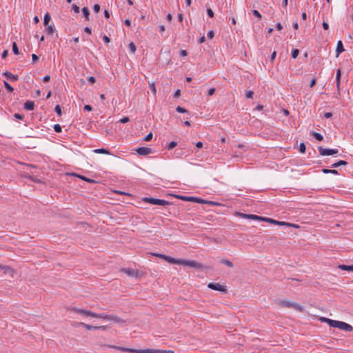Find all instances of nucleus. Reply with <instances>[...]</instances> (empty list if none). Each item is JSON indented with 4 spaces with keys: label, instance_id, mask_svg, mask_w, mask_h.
<instances>
[{
    "label": "nucleus",
    "instance_id": "obj_63",
    "mask_svg": "<svg viewBox=\"0 0 353 353\" xmlns=\"http://www.w3.org/2000/svg\"><path fill=\"white\" fill-rule=\"evenodd\" d=\"M332 114L331 112H326L324 114V117L325 119H329L332 117Z\"/></svg>",
    "mask_w": 353,
    "mask_h": 353
},
{
    "label": "nucleus",
    "instance_id": "obj_6",
    "mask_svg": "<svg viewBox=\"0 0 353 353\" xmlns=\"http://www.w3.org/2000/svg\"><path fill=\"white\" fill-rule=\"evenodd\" d=\"M181 265L194 268L197 269H201L203 268V265L200 263L196 262V261L193 260H183L182 259Z\"/></svg>",
    "mask_w": 353,
    "mask_h": 353
},
{
    "label": "nucleus",
    "instance_id": "obj_16",
    "mask_svg": "<svg viewBox=\"0 0 353 353\" xmlns=\"http://www.w3.org/2000/svg\"><path fill=\"white\" fill-rule=\"evenodd\" d=\"M345 50L344 48H343V43L341 41H339L337 42V46H336V57H338L339 56V54L343 52V51Z\"/></svg>",
    "mask_w": 353,
    "mask_h": 353
},
{
    "label": "nucleus",
    "instance_id": "obj_57",
    "mask_svg": "<svg viewBox=\"0 0 353 353\" xmlns=\"http://www.w3.org/2000/svg\"><path fill=\"white\" fill-rule=\"evenodd\" d=\"M32 58L33 62H36L39 60V57L37 55H36L35 54H32Z\"/></svg>",
    "mask_w": 353,
    "mask_h": 353
},
{
    "label": "nucleus",
    "instance_id": "obj_44",
    "mask_svg": "<svg viewBox=\"0 0 353 353\" xmlns=\"http://www.w3.org/2000/svg\"><path fill=\"white\" fill-rule=\"evenodd\" d=\"M54 110L57 113V114L60 115L61 114V107L59 105H57L55 106Z\"/></svg>",
    "mask_w": 353,
    "mask_h": 353
},
{
    "label": "nucleus",
    "instance_id": "obj_58",
    "mask_svg": "<svg viewBox=\"0 0 353 353\" xmlns=\"http://www.w3.org/2000/svg\"><path fill=\"white\" fill-rule=\"evenodd\" d=\"M276 56V51H274V52L272 53V54H271V57H270V60H271V61H273L274 60V59H275Z\"/></svg>",
    "mask_w": 353,
    "mask_h": 353
},
{
    "label": "nucleus",
    "instance_id": "obj_25",
    "mask_svg": "<svg viewBox=\"0 0 353 353\" xmlns=\"http://www.w3.org/2000/svg\"><path fill=\"white\" fill-rule=\"evenodd\" d=\"M94 153H100V154H110L109 150L105 148H100V149H95L94 150Z\"/></svg>",
    "mask_w": 353,
    "mask_h": 353
},
{
    "label": "nucleus",
    "instance_id": "obj_23",
    "mask_svg": "<svg viewBox=\"0 0 353 353\" xmlns=\"http://www.w3.org/2000/svg\"><path fill=\"white\" fill-rule=\"evenodd\" d=\"M196 203H208L209 205H216V203H214V201H209L203 200V199H199V198H196Z\"/></svg>",
    "mask_w": 353,
    "mask_h": 353
},
{
    "label": "nucleus",
    "instance_id": "obj_41",
    "mask_svg": "<svg viewBox=\"0 0 353 353\" xmlns=\"http://www.w3.org/2000/svg\"><path fill=\"white\" fill-rule=\"evenodd\" d=\"M254 95V92L251 90L247 91L245 93V97L248 99H252Z\"/></svg>",
    "mask_w": 353,
    "mask_h": 353
},
{
    "label": "nucleus",
    "instance_id": "obj_48",
    "mask_svg": "<svg viewBox=\"0 0 353 353\" xmlns=\"http://www.w3.org/2000/svg\"><path fill=\"white\" fill-rule=\"evenodd\" d=\"M207 13H208V15L210 17H214V12L212 10L211 8H208L207 9Z\"/></svg>",
    "mask_w": 353,
    "mask_h": 353
},
{
    "label": "nucleus",
    "instance_id": "obj_10",
    "mask_svg": "<svg viewBox=\"0 0 353 353\" xmlns=\"http://www.w3.org/2000/svg\"><path fill=\"white\" fill-rule=\"evenodd\" d=\"M136 152L139 155L145 156L150 154L152 152V150L150 148L148 147H140L136 149Z\"/></svg>",
    "mask_w": 353,
    "mask_h": 353
},
{
    "label": "nucleus",
    "instance_id": "obj_36",
    "mask_svg": "<svg viewBox=\"0 0 353 353\" xmlns=\"http://www.w3.org/2000/svg\"><path fill=\"white\" fill-rule=\"evenodd\" d=\"M299 50L298 49H294L292 52V57L293 59H296L297 57V56L299 55Z\"/></svg>",
    "mask_w": 353,
    "mask_h": 353
},
{
    "label": "nucleus",
    "instance_id": "obj_59",
    "mask_svg": "<svg viewBox=\"0 0 353 353\" xmlns=\"http://www.w3.org/2000/svg\"><path fill=\"white\" fill-rule=\"evenodd\" d=\"M103 40L105 42V43H109L110 41V38L107 36V35H104L103 37Z\"/></svg>",
    "mask_w": 353,
    "mask_h": 353
},
{
    "label": "nucleus",
    "instance_id": "obj_33",
    "mask_svg": "<svg viewBox=\"0 0 353 353\" xmlns=\"http://www.w3.org/2000/svg\"><path fill=\"white\" fill-rule=\"evenodd\" d=\"M129 49L131 53L134 54L137 48L133 42L130 43Z\"/></svg>",
    "mask_w": 353,
    "mask_h": 353
},
{
    "label": "nucleus",
    "instance_id": "obj_26",
    "mask_svg": "<svg viewBox=\"0 0 353 353\" xmlns=\"http://www.w3.org/2000/svg\"><path fill=\"white\" fill-rule=\"evenodd\" d=\"M51 19V17L48 12L46 13L43 18V23L46 26H47Z\"/></svg>",
    "mask_w": 353,
    "mask_h": 353
},
{
    "label": "nucleus",
    "instance_id": "obj_8",
    "mask_svg": "<svg viewBox=\"0 0 353 353\" xmlns=\"http://www.w3.org/2000/svg\"><path fill=\"white\" fill-rule=\"evenodd\" d=\"M77 325H79V326H82L84 328H85L86 330H105L106 329V326L105 325H101V326H94V325H88V324H86L85 323H75Z\"/></svg>",
    "mask_w": 353,
    "mask_h": 353
},
{
    "label": "nucleus",
    "instance_id": "obj_45",
    "mask_svg": "<svg viewBox=\"0 0 353 353\" xmlns=\"http://www.w3.org/2000/svg\"><path fill=\"white\" fill-rule=\"evenodd\" d=\"M93 10L95 12H99L100 11V6L99 4H94L93 6Z\"/></svg>",
    "mask_w": 353,
    "mask_h": 353
},
{
    "label": "nucleus",
    "instance_id": "obj_18",
    "mask_svg": "<svg viewBox=\"0 0 353 353\" xmlns=\"http://www.w3.org/2000/svg\"><path fill=\"white\" fill-rule=\"evenodd\" d=\"M23 107L27 110H33L34 108V103L32 101H27L24 103Z\"/></svg>",
    "mask_w": 353,
    "mask_h": 353
},
{
    "label": "nucleus",
    "instance_id": "obj_4",
    "mask_svg": "<svg viewBox=\"0 0 353 353\" xmlns=\"http://www.w3.org/2000/svg\"><path fill=\"white\" fill-rule=\"evenodd\" d=\"M318 150L321 156L334 155L339 152L337 149L323 148L322 146H319Z\"/></svg>",
    "mask_w": 353,
    "mask_h": 353
},
{
    "label": "nucleus",
    "instance_id": "obj_53",
    "mask_svg": "<svg viewBox=\"0 0 353 353\" xmlns=\"http://www.w3.org/2000/svg\"><path fill=\"white\" fill-rule=\"evenodd\" d=\"M330 320V319H327V318H325V317H321L320 318V321H321L327 323V324L329 323Z\"/></svg>",
    "mask_w": 353,
    "mask_h": 353
},
{
    "label": "nucleus",
    "instance_id": "obj_46",
    "mask_svg": "<svg viewBox=\"0 0 353 353\" xmlns=\"http://www.w3.org/2000/svg\"><path fill=\"white\" fill-rule=\"evenodd\" d=\"M176 198L182 200V201H188V196H181V195H176L175 196Z\"/></svg>",
    "mask_w": 353,
    "mask_h": 353
},
{
    "label": "nucleus",
    "instance_id": "obj_43",
    "mask_svg": "<svg viewBox=\"0 0 353 353\" xmlns=\"http://www.w3.org/2000/svg\"><path fill=\"white\" fill-rule=\"evenodd\" d=\"M252 13H253L254 16H255L256 17L259 18V19L261 18V14H260V12L258 10H254L252 11Z\"/></svg>",
    "mask_w": 353,
    "mask_h": 353
},
{
    "label": "nucleus",
    "instance_id": "obj_64",
    "mask_svg": "<svg viewBox=\"0 0 353 353\" xmlns=\"http://www.w3.org/2000/svg\"><path fill=\"white\" fill-rule=\"evenodd\" d=\"M84 31L90 34L92 33L91 28H90L89 27H85L84 28Z\"/></svg>",
    "mask_w": 353,
    "mask_h": 353
},
{
    "label": "nucleus",
    "instance_id": "obj_1",
    "mask_svg": "<svg viewBox=\"0 0 353 353\" xmlns=\"http://www.w3.org/2000/svg\"><path fill=\"white\" fill-rule=\"evenodd\" d=\"M103 347H109L114 350L130 352V353H163L165 351L161 350H152V349H145V350H137L133 348L123 347L114 345H108L104 344L102 345Z\"/></svg>",
    "mask_w": 353,
    "mask_h": 353
},
{
    "label": "nucleus",
    "instance_id": "obj_49",
    "mask_svg": "<svg viewBox=\"0 0 353 353\" xmlns=\"http://www.w3.org/2000/svg\"><path fill=\"white\" fill-rule=\"evenodd\" d=\"M129 121H130L129 117H124L123 118H122L120 120V122L122 123H128Z\"/></svg>",
    "mask_w": 353,
    "mask_h": 353
},
{
    "label": "nucleus",
    "instance_id": "obj_38",
    "mask_svg": "<svg viewBox=\"0 0 353 353\" xmlns=\"http://www.w3.org/2000/svg\"><path fill=\"white\" fill-rule=\"evenodd\" d=\"M54 130L56 132H61L62 130V128L59 124H55L54 125Z\"/></svg>",
    "mask_w": 353,
    "mask_h": 353
},
{
    "label": "nucleus",
    "instance_id": "obj_61",
    "mask_svg": "<svg viewBox=\"0 0 353 353\" xmlns=\"http://www.w3.org/2000/svg\"><path fill=\"white\" fill-rule=\"evenodd\" d=\"M196 197L188 196V201L196 202Z\"/></svg>",
    "mask_w": 353,
    "mask_h": 353
},
{
    "label": "nucleus",
    "instance_id": "obj_31",
    "mask_svg": "<svg viewBox=\"0 0 353 353\" xmlns=\"http://www.w3.org/2000/svg\"><path fill=\"white\" fill-rule=\"evenodd\" d=\"M221 263L227 265L229 268H232L233 267V263L230 261H229L228 259H223V260H221Z\"/></svg>",
    "mask_w": 353,
    "mask_h": 353
},
{
    "label": "nucleus",
    "instance_id": "obj_37",
    "mask_svg": "<svg viewBox=\"0 0 353 353\" xmlns=\"http://www.w3.org/2000/svg\"><path fill=\"white\" fill-rule=\"evenodd\" d=\"M176 112H178L179 113H185L188 112L187 110H185V108H183L181 106H177L176 108Z\"/></svg>",
    "mask_w": 353,
    "mask_h": 353
},
{
    "label": "nucleus",
    "instance_id": "obj_32",
    "mask_svg": "<svg viewBox=\"0 0 353 353\" xmlns=\"http://www.w3.org/2000/svg\"><path fill=\"white\" fill-rule=\"evenodd\" d=\"M339 321L330 319L328 325L332 327H337Z\"/></svg>",
    "mask_w": 353,
    "mask_h": 353
},
{
    "label": "nucleus",
    "instance_id": "obj_20",
    "mask_svg": "<svg viewBox=\"0 0 353 353\" xmlns=\"http://www.w3.org/2000/svg\"><path fill=\"white\" fill-rule=\"evenodd\" d=\"M341 70L339 69L336 72V88H337L339 92L340 85H341Z\"/></svg>",
    "mask_w": 353,
    "mask_h": 353
},
{
    "label": "nucleus",
    "instance_id": "obj_5",
    "mask_svg": "<svg viewBox=\"0 0 353 353\" xmlns=\"http://www.w3.org/2000/svg\"><path fill=\"white\" fill-rule=\"evenodd\" d=\"M208 287L212 290L219 291L222 292H227V287L225 285H221L219 283H210Z\"/></svg>",
    "mask_w": 353,
    "mask_h": 353
},
{
    "label": "nucleus",
    "instance_id": "obj_7",
    "mask_svg": "<svg viewBox=\"0 0 353 353\" xmlns=\"http://www.w3.org/2000/svg\"><path fill=\"white\" fill-rule=\"evenodd\" d=\"M263 221L268 222V223H273V224H275V225H287V226H289V227L297 228V225H296L294 224L286 223V222H284V221H279L274 220L272 219L267 218V217H264L263 218Z\"/></svg>",
    "mask_w": 353,
    "mask_h": 353
},
{
    "label": "nucleus",
    "instance_id": "obj_54",
    "mask_svg": "<svg viewBox=\"0 0 353 353\" xmlns=\"http://www.w3.org/2000/svg\"><path fill=\"white\" fill-rule=\"evenodd\" d=\"M88 81L91 83H94L95 81H96V79L94 77H89L88 79Z\"/></svg>",
    "mask_w": 353,
    "mask_h": 353
},
{
    "label": "nucleus",
    "instance_id": "obj_3",
    "mask_svg": "<svg viewBox=\"0 0 353 353\" xmlns=\"http://www.w3.org/2000/svg\"><path fill=\"white\" fill-rule=\"evenodd\" d=\"M143 201L152 205H167L170 204V202L165 200L154 198L145 197L143 199Z\"/></svg>",
    "mask_w": 353,
    "mask_h": 353
},
{
    "label": "nucleus",
    "instance_id": "obj_55",
    "mask_svg": "<svg viewBox=\"0 0 353 353\" xmlns=\"http://www.w3.org/2000/svg\"><path fill=\"white\" fill-rule=\"evenodd\" d=\"M214 92H215V88H210V89L208 90V95H209V96H212V95H213V94H214Z\"/></svg>",
    "mask_w": 353,
    "mask_h": 353
},
{
    "label": "nucleus",
    "instance_id": "obj_28",
    "mask_svg": "<svg viewBox=\"0 0 353 353\" xmlns=\"http://www.w3.org/2000/svg\"><path fill=\"white\" fill-rule=\"evenodd\" d=\"M312 135L318 141H322L323 139V135L320 133L312 132Z\"/></svg>",
    "mask_w": 353,
    "mask_h": 353
},
{
    "label": "nucleus",
    "instance_id": "obj_9",
    "mask_svg": "<svg viewBox=\"0 0 353 353\" xmlns=\"http://www.w3.org/2000/svg\"><path fill=\"white\" fill-rule=\"evenodd\" d=\"M70 310L77 314H81L85 316L92 317L93 315V312L90 310H85L76 307H72Z\"/></svg>",
    "mask_w": 353,
    "mask_h": 353
},
{
    "label": "nucleus",
    "instance_id": "obj_19",
    "mask_svg": "<svg viewBox=\"0 0 353 353\" xmlns=\"http://www.w3.org/2000/svg\"><path fill=\"white\" fill-rule=\"evenodd\" d=\"M109 321H114V322H116L117 323H123L125 322L124 320H123L120 317L117 316L113 315V314H110V320Z\"/></svg>",
    "mask_w": 353,
    "mask_h": 353
},
{
    "label": "nucleus",
    "instance_id": "obj_12",
    "mask_svg": "<svg viewBox=\"0 0 353 353\" xmlns=\"http://www.w3.org/2000/svg\"><path fill=\"white\" fill-rule=\"evenodd\" d=\"M239 216L242 218L248 219H252V220H259V221H263V216H259L255 214H243V213H239Z\"/></svg>",
    "mask_w": 353,
    "mask_h": 353
},
{
    "label": "nucleus",
    "instance_id": "obj_17",
    "mask_svg": "<svg viewBox=\"0 0 353 353\" xmlns=\"http://www.w3.org/2000/svg\"><path fill=\"white\" fill-rule=\"evenodd\" d=\"M92 317L101 319H105V320H108V321L110 320V315H107L103 313L97 314V313L93 312Z\"/></svg>",
    "mask_w": 353,
    "mask_h": 353
},
{
    "label": "nucleus",
    "instance_id": "obj_40",
    "mask_svg": "<svg viewBox=\"0 0 353 353\" xmlns=\"http://www.w3.org/2000/svg\"><path fill=\"white\" fill-rule=\"evenodd\" d=\"M177 145V143L175 142V141H172L170 142L168 145V148L169 150H172V148H174V147H176Z\"/></svg>",
    "mask_w": 353,
    "mask_h": 353
},
{
    "label": "nucleus",
    "instance_id": "obj_14",
    "mask_svg": "<svg viewBox=\"0 0 353 353\" xmlns=\"http://www.w3.org/2000/svg\"><path fill=\"white\" fill-rule=\"evenodd\" d=\"M3 76L5 77L8 80L12 81H16L19 79L18 75L13 74L10 72H3Z\"/></svg>",
    "mask_w": 353,
    "mask_h": 353
},
{
    "label": "nucleus",
    "instance_id": "obj_22",
    "mask_svg": "<svg viewBox=\"0 0 353 353\" xmlns=\"http://www.w3.org/2000/svg\"><path fill=\"white\" fill-rule=\"evenodd\" d=\"M347 164V162L345 161L340 160L332 165V168H337L341 165H346Z\"/></svg>",
    "mask_w": 353,
    "mask_h": 353
},
{
    "label": "nucleus",
    "instance_id": "obj_2",
    "mask_svg": "<svg viewBox=\"0 0 353 353\" xmlns=\"http://www.w3.org/2000/svg\"><path fill=\"white\" fill-rule=\"evenodd\" d=\"M279 305L283 307L293 308L298 311H302L303 310V307L300 304L289 301H280Z\"/></svg>",
    "mask_w": 353,
    "mask_h": 353
},
{
    "label": "nucleus",
    "instance_id": "obj_50",
    "mask_svg": "<svg viewBox=\"0 0 353 353\" xmlns=\"http://www.w3.org/2000/svg\"><path fill=\"white\" fill-rule=\"evenodd\" d=\"M14 117L16 119H20V120H23V116L22 114H19V113H15L14 114Z\"/></svg>",
    "mask_w": 353,
    "mask_h": 353
},
{
    "label": "nucleus",
    "instance_id": "obj_13",
    "mask_svg": "<svg viewBox=\"0 0 353 353\" xmlns=\"http://www.w3.org/2000/svg\"><path fill=\"white\" fill-rule=\"evenodd\" d=\"M163 259L171 264L181 265L182 259H176L169 256H163Z\"/></svg>",
    "mask_w": 353,
    "mask_h": 353
},
{
    "label": "nucleus",
    "instance_id": "obj_51",
    "mask_svg": "<svg viewBox=\"0 0 353 353\" xmlns=\"http://www.w3.org/2000/svg\"><path fill=\"white\" fill-rule=\"evenodd\" d=\"M0 269L3 270H12L10 268L6 265L0 264Z\"/></svg>",
    "mask_w": 353,
    "mask_h": 353
},
{
    "label": "nucleus",
    "instance_id": "obj_60",
    "mask_svg": "<svg viewBox=\"0 0 353 353\" xmlns=\"http://www.w3.org/2000/svg\"><path fill=\"white\" fill-rule=\"evenodd\" d=\"M84 110L86 111H91L92 110V106L90 105H85L84 106Z\"/></svg>",
    "mask_w": 353,
    "mask_h": 353
},
{
    "label": "nucleus",
    "instance_id": "obj_47",
    "mask_svg": "<svg viewBox=\"0 0 353 353\" xmlns=\"http://www.w3.org/2000/svg\"><path fill=\"white\" fill-rule=\"evenodd\" d=\"M72 10H73V11H74V12H76V13H79V10H80V9H79V6H77V5L74 4V5L72 6Z\"/></svg>",
    "mask_w": 353,
    "mask_h": 353
},
{
    "label": "nucleus",
    "instance_id": "obj_27",
    "mask_svg": "<svg viewBox=\"0 0 353 353\" xmlns=\"http://www.w3.org/2000/svg\"><path fill=\"white\" fill-rule=\"evenodd\" d=\"M322 172L324 174H338V171L336 170H330L324 168L322 170Z\"/></svg>",
    "mask_w": 353,
    "mask_h": 353
},
{
    "label": "nucleus",
    "instance_id": "obj_34",
    "mask_svg": "<svg viewBox=\"0 0 353 353\" xmlns=\"http://www.w3.org/2000/svg\"><path fill=\"white\" fill-rule=\"evenodd\" d=\"M4 85L8 92H13V90H14L13 88L7 81H4Z\"/></svg>",
    "mask_w": 353,
    "mask_h": 353
},
{
    "label": "nucleus",
    "instance_id": "obj_11",
    "mask_svg": "<svg viewBox=\"0 0 353 353\" xmlns=\"http://www.w3.org/2000/svg\"><path fill=\"white\" fill-rule=\"evenodd\" d=\"M337 328L347 332H351L353 330V327L352 325L343 321H339Z\"/></svg>",
    "mask_w": 353,
    "mask_h": 353
},
{
    "label": "nucleus",
    "instance_id": "obj_52",
    "mask_svg": "<svg viewBox=\"0 0 353 353\" xmlns=\"http://www.w3.org/2000/svg\"><path fill=\"white\" fill-rule=\"evenodd\" d=\"M214 36V33L213 30H210L208 32V37L209 39H212Z\"/></svg>",
    "mask_w": 353,
    "mask_h": 353
},
{
    "label": "nucleus",
    "instance_id": "obj_24",
    "mask_svg": "<svg viewBox=\"0 0 353 353\" xmlns=\"http://www.w3.org/2000/svg\"><path fill=\"white\" fill-rule=\"evenodd\" d=\"M82 13H83L84 17L87 20H88L89 19V16H90V10H89V9L87 7H83L82 8Z\"/></svg>",
    "mask_w": 353,
    "mask_h": 353
},
{
    "label": "nucleus",
    "instance_id": "obj_56",
    "mask_svg": "<svg viewBox=\"0 0 353 353\" xmlns=\"http://www.w3.org/2000/svg\"><path fill=\"white\" fill-rule=\"evenodd\" d=\"M322 26L324 30H327L329 29V25L327 22L323 21Z\"/></svg>",
    "mask_w": 353,
    "mask_h": 353
},
{
    "label": "nucleus",
    "instance_id": "obj_42",
    "mask_svg": "<svg viewBox=\"0 0 353 353\" xmlns=\"http://www.w3.org/2000/svg\"><path fill=\"white\" fill-rule=\"evenodd\" d=\"M299 151L301 153H304L305 152V145L303 143H301L299 145Z\"/></svg>",
    "mask_w": 353,
    "mask_h": 353
},
{
    "label": "nucleus",
    "instance_id": "obj_35",
    "mask_svg": "<svg viewBox=\"0 0 353 353\" xmlns=\"http://www.w3.org/2000/svg\"><path fill=\"white\" fill-rule=\"evenodd\" d=\"M12 52L15 54H18L19 53L17 45L15 42L12 43Z\"/></svg>",
    "mask_w": 353,
    "mask_h": 353
},
{
    "label": "nucleus",
    "instance_id": "obj_15",
    "mask_svg": "<svg viewBox=\"0 0 353 353\" xmlns=\"http://www.w3.org/2000/svg\"><path fill=\"white\" fill-rule=\"evenodd\" d=\"M121 271L125 273L129 276L136 277L137 276V271L130 268H123Z\"/></svg>",
    "mask_w": 353,
    "mask_h": 353
},
{
    "label": "nucleus",
    "instance_id": "obj_30",
    "mask_svg": "<svg viewBox=\"0 0 353 353\" xmlns=\"http://www.w3.org/2000/svg\"><path fill=\"white\" fill-rule=\"evenodd\" d=\"M149 87L150 88V90L151 92H152V94L154 95L156 94L157 93V90H156V86H155V83L154 82H152V83H149Z\"/></svg>",
    "mask_w": 353,
    "mask_h": 353
},
{
    "label": "nucleus",
    "instance_id": "obj_21",
    "mask_svg": "<svg viewBox=\"0 0 353 353\" xmlns=\"http://www.w3.org/2000/svg\"><path fill=\"white\" fill-rule=\"evenodd\" d=\"M338 268L342 270L353 272V265H339L338 266Z\"/></svg>",
    "mask_w": 353,
    "mask_h": 353
},
{
    "label": "nucleus",
    "instance_id": "obj_62",
    "mask_svg": "<svg viewBox=\"0 0 353 353\" xmlns=\"http://www.w3.org/2000/svg\"><path fill=\"white\" fill-rule=\"evenodd\" d=\"M180 95H181V92H180V90H177L174 92V97H176V98L179 97H180Z\"/></svg>",
    "mask_w": 353,
    "mask_h": 353
},
{
    "label": "nucleus",
    "instance_id": "obj_39",
    "mask_svg": "<svg viewBox=\"0 0 353 353\" xmlns=\"http://www.w3.org/2000/svg\"><path fill=\"white\" fill-rule=\"evenodd\" d=\"M152 139V133L150 132L143 139L145 141H150Z\"/></svg>",
    "mask_w": 353,
    "mask_h": 353
},
{
    "label": "nucleus",
    "instance_id": "obj_29",
    "mask_svg": "<svg viewBox=\"0 0 353 353\" xmlns=\"http://www.w3.org/2000/svg\"><path fill=\"white\" fill-rule=\"evenodd\" d=\"M46 31L48 34H52L54 32V27L53 25H48L46 26Z\"/></svg>",
    "mask_w": 353,
    "mask_h": 353
}]
</instances>
